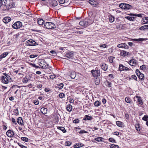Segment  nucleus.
I'll return each instance as SVG.
<instances>
[{
  "label": "nucleus",
  "mask_w": 148,
  "mask_h": 148,
  "mask_svg": "<svg viewBox=\"0 0 148 148\" xmlns=\"http://www.w3.org/2000/svg\"><path fill=\"white\" fill-rule=\"evenodd\" d=\"M6 134L8 136L11 138L13 137L14 134V132L10 130L7 132Z\"/></svg>",
  "instance_id": "nucleus-8"
},
{
  "label": "nucleus",
  "mask_w": 148,
  "mask_h": 148,
  "mask_svg": "<svg viewBox=\"0 0 148 148\" xmlns=\"http://www.w3.org/2000/svg\"><path fill=\"white\" fill-rule=\"evenodd\" d=\"M110 148H119L118 145L114 144H111L110 145Z\"/></svg>",
  "instance_id": "nucleus-34"
},
{
  "label": "nucleus",
  "mask_w": 148,
  "mask_h": 148,
  "mask_svg": "<svg viewBox=\"0 0 148 148\" xmlns=\"http://www.w3.org/2000/svg\"><path fill=\"white\" fill-rule=\"evenodd\" d=\"M117 47L119 48H124L125 49H127L128 48V46L125 43H121L119 44Z\"/></svg>",
  "instance_id": "nucleus-10"
},
{
  "label": "nucleus",
  "mask_w": 148,
  "mask_h": 148,
  "mask_svg": "<svg viewBox=\"0 0 148 148\" xmlns=\"http://www.w3.org/2000/svg\"><path fill=\"white\" fill-rule=\"evenodd\" d=\"M132 15H133V16H136L138 17H142V15H144L143 14H131Z\"/></svg>",
  "instance_id": "nucleus-36"
},
{
  "label": "nucleus",
  "mask_w": 148,
  "mask_h": 148,
  "mask_svg": "<svg viewBox=\"0 0 148 148\" xmlns=\"http://www.w3.org/2000/svg\"><path fill=\"white\" fill-rule=\"evenodd\" d=\"M142 119L146 121H148V116L145 115L144 117L142 118Z\"/></svg>",
  "instance_id": "nucleus-47"
},
{
  "label": "nucleus",
  "mask_w": 148,
  "mask_h": 148,
  "mask_svg": "<svg viewBox=\"0 0 148 148\" xmlns=\"http://www.w3.org/2000/svg\"><path fill=\"white\" fill-rule=\"evenodd\" d=\"M136 61L134 60L133 59L130 60L129 62V64L132 66H134L136 64Z\"/></svg>",
  "instance_id": "nucleus-15"
},
{
  "label": "nucleus",
  "mask_w": 148,
  "mask_h": 148,
  "mask_svg": "<svg viewBox=\"0 0 148 148\" xmlns=\"http://www.w3.org/2000/svg\"><path fill=\"white\" fill-rule=\"evenodd\" d=\"M114 18L113 16L112 15H111V16L109 18V21L111 22H113L114 21Z\"/></svg>",
  "instance_id": "nucleus-39"
},
{
  "label": "nucleus",
  "mask_w": 148,
  "mask_h": 148,
  "mask_svg": "<svg viewBox=\"0 0 148 148\" xmlns=\"http://www.w3.org/2000/svg\"><path fill=\"white\" fill-rule=\"evenodd\" d=\"M47 109L44 107H42L41 110V112L43 114H45L47 113Z\"/></svg>",
  "instance_id": "nucleus-23"
},
{
  "label": "nucleus",
  "mask_w": 148,
  "mask_h": 148,
  "mask_svg": "<svg viewBox=\"0 0 148 148\" xmlns=\"http://www.w3.org/2000/svg\"><path fill=\"white\" fill-rule=\"evenodd\" d=\"M100 103L98 101H96L94 103V105L96 107H98L100 105Z\"/></svg>",
  "instance_id": "nucleus-43"
},
{
  "label": "nucleus",
  "mask_w": 148,
  "mask_h": 148,
  "mask_svg": "<svg viewBox=\"0 0 148 148\" xmlns=\"http://www.w3.org/2000/svg\"><path fill=\"white\" fill-rule=\"evenodd\" d=\"M76 145H77V148L82 147L84 145L82 143H77Z\"/></svg>",
  "instance_id": "nucleus-52"
},
{
  "label": "nucleus",
  "mask_w": 148,
  "mask_h": 148,
  "mask_svg": "<svg viewBox=\"0 0 148 148\" xmlns=\"http://www.w3.org/2000/svg\"><path fill=\"white\" fill-rule=\"evenodd\" d=\"M95 84L96 85H98L100 82V79L98 78L96 79H95Z\"/></svg>",
  "instance_id": "nucleus-45"
},
{
  "label": "nucleus",
  "mask_w": 148,
  "mask_h": 148,
  "mask_svg": "<svg viewBox=\"0 0 148 148\" xmlns=\"http://www.w3.org/2000/svg\"><path fill=\"white\" fill-rule=\"evenodd\" d=\"M143 24L148 23V17H145L143 18Z\"/></svg>",
  "instance_id": "nucleus-28"
},
{
  "label": "nucleus",
  "mask_w": 148,
  "mask_h": 148,
  "mask_svg": "<svg viewBox=\"0 0 148 148\" xmlns=\"http://www.w3.org/2000/svg\"><path fill=\"white\" fill-rule=\"evenodd\" d=\"M17 123L20 125H23V122L22 119L21 117H18L17 119Z\"/></svg>",
  "instance_id": "nucleus-16"
},
{
  "label": "nucleus",
  "mask_w": 148,
  "mask_h": 148,
  "mask_svg": "<svg viewBox=\"0 0 148 148\" xmlns=\"http://www.w3.org/2000/svg\"><path fill=\"white\" fill-rule=\"evenodd\" d=\"M65 95L62 93H60L59 95V97H60L62 98L64 97Z\"/></svg>",
  "instance_id": "nucleus-56"
},
{
  "label": "nucleus",
  "mask_w": 148,
  "mask_h": 148,
  "mask_svg": "<svg viewBox=\"0 0 148 148\" xmlns=\"http://www.w3.org/2000/svg\"><path fill=\"white\" fill-rule=\"evenodd\" d=\"M45 27L47 29H51L56 28L55 25L53 23L51 22H46L44 25Z\"/></svg>",
  "instance_id": "nucleus-1"
},
{
  "label": "nucleus",
  "mask_w": 148,
  "mask_h": 148,
  "mask_svg": "<svg viewBox=\"0 0 148 148\" xmlns=\"http://www.w3.org/2000/svg\"><path fill=\"white\" fill-rule=\"evenodd\" d=\"M137 75L138 76L139 79L141 80H142L143 79L144 75L141 73Z\"/></svg>",
  "instance_id": "nucleus-32"
},
{
  "label": "nucleus",
  "mask_w": 148,
  "mask_h": 148,
  "mask_svg": "<svg viewBox=\"0 0 148 148\" xmlns=\"http://www.w3.org/2000/svg\"><path fill=\"white\" fill-rule=\"evenodd\" d=\"M101 68L104 71H106L108 69V66L105 64H103L101 66Z\"/></svg>",
  "instance_id": "nucleus-24"
},
{
  "label": "nucleus",
  "mask_w": 148,
  "mask_h": 148,
  "mask_svg": "<svg viewBox=\"0 0 148 148\" xmlns=\"http://www.w3.org/2000/svg\"><path fill=\"white\" fill-rule=\"evenodd\" d=\"M71 144V142L70 141H68L65 143V145L66 146H69Z\"/></svg>",
  "instance_id": "nucleus-49"
},
{
  "label": "nucleus",
  "mask_w": 148,
  "mask_h": 148,
  "mask_svg": "<svg viewBox=\"0 0 148 148\" xmlns=\"http://www.w3.org/2000/svg\"><path fill=\"white\" fill-rule=\"evenodd\" d=\"M66 110L69 112L71 111L72 110V106L70 104L67 105L66 106Z\"/></svg>",
  "instance_id": "nucleus-30"
},
{
  "label": "nucleus",
  "mask_w": 148,
  "mask_h": 148,
  "mask_svg": "<svg viewBox=\"0 0 148 148\" xmlns=\"http://www.w3.org/2000/svg\"><path fill=\"white\" fill-rule=\"evenodd\" d=\"M119 70L121 71L124 70L127 71L129 70V69L126 67L123 66L122 64H120L119 65Z\"/></svg>",
  "instance_id": "nucleus-9"
},
{
  "label": "nucleus",
  "mask_w": 148,
  "mask_h": 148,
  "mask_svg": "<svg viewBox=\"0 0 148 148\" xmlns=\"http://www.w3.org/2000/svg\"><path fill=\"white\" fill-rule=\"evenodd\" d=\"M141 69L143 70H146V66L145 65H143L140 66Z\"/></svg>",
  "instance_id": "nucleus-54"
},
{
  "label": "nucleus",
  "mask_w": 148,
  "mask_h": 148,
  "mask_svg": "<svg viewBox=\"0 0 148 148\" xmlns=\"http://www.w3.org/2000/svg\"><path fill=\"white\" fill-rule=\"evenodd\" d=\"M8 54V52H4L0 56V58L5 57Z\"/></svg>",
  "instance_id": "nucleus-29"
},
{
  "label": "nucleus",
  "mask_w": 148,
  "mask_h": 148,
  "mask_svg": "<svg viewBox=\"0 0 148 148\" xmlns=\"http://www.w3.org/2000/svg\"><path fill=\"white\" fill-rule=\"evenodd\" d=\"M3 74L5 76V77H6L8 79H9L10 78V76L8 75L7 74L5 73H4Z\"/></svg>",
  "instance_id": "nucleus-63"
},
{
  "label": "nucleus",
  "mask_w": 148,
  "mask_h": 148,
  "mask_svg": "<svg viewBox=\"0 0 148 148\" xmlns=\"http://www.w3.org/2000/svg\"><path fill=\"white\" fill-rule=\"evenodd\" d=\"M103 139V138L101 137H99L95 138V140L98 141V142H100L102 141V139Z\"/></svg>",
  "instance_id": "nucleus-40"
},
{
  "label": "nucleus",
  "mask_w": 148,
  "mask_h": 148,
  "mask_svg": "<svg viewBox=\"0 0 148 148\" xmlns=\"http://www.w3.org/2000/svg\"><path fill=\"white\" fill-rule=\"evenodd\" d=\"M115 58L114 57L110 56L108 58V59L110 63H112L113 62V60Z\"/></svg>",
  "instance_id": "nucleus-42"
},
{
  "label": "nucleus",
  "mask_w": 148,
  "mask_h": 148,
  "mask_svg": "<svg viewBox=\"0 0 148 148\" xmlns=\"http://www.w3.org/2000/svg\"><path fill=\"white\" fill-rule=\"evenodd\" d=\"M92 76L94 77H97L100 75V73L99 70H92L91 71Z\"/></svg>",
  "instance_id": "nucleus-6"
},
{
  "label": "nucleus",
  "mask_w": 148,
  "mask_h": 148,
  "mask_svg": "<svg viewBox=\"0 0 148 148\" xmlns=\"http://www.w3.org/2000/svg\"><path fill=\"white\" fill-rule=\"evenodd\" d=\"M93 22V20L92 19H91V18L90 17L88 18V19L84 21V26L87 27L90 25Z\"/></svg>",
  "instance_id": "nucleus-3"
},
{
  "label": "nucleus",
  "mask_w": 148,
  "mask_h": 148,
  "mask_svg": "<svg viewBox=\"0 0 148 148\" xmlns=\"http://www.w3.org/2000/svg\"><path fill=\"white\" fill-rule=\"evenodd\" d=\"M73 51L67 52L64 56L69 59H72L74 58V55Z\"/></svg>",
  "instance_id": "nucleus-2"
},
{
  "label": "nucleus",
  "mask_w": 148,
  "mask_h": 148,
  "mask_svg": "<svg viewBox=\"0 0 148 148\" xmlns=\"http://www.w3.org/2000/svg\"><path fill=\"white\" fill-rule=\"evenodd\" d=\"M14 113L15 114L17 115H18V110L17 109H16L14 110Z\"/></svg>",
  "instance_id": "nucleus-61"
},
{
  "label": "nucleus",
  "mask_w": 148,
  "mask_h": 148,
  "mask_svg": "<svg viewBox=\"0 0 148 148\" xmlns=\"http://www.w3.org/2000/svg\"><path fill=\"white\" fill-rule=\"evenodd\" d=\"M22 81L23 83H26L28 81V79L27 77H25L22 79Z\"/></svg>",
  "instance_id": "nucleus-37"
},
{
  "label": "nucleus",
  "mask_w": 148,
  "mask_h": 148,
  "mask_svg": "<svg viewBox=\"0 0 148 148\" xmlns=\"http://www.w3.org/2000/svg\"><path fill=\"white\" fill-rule=\"evenodd\" d=\"M63 84L62 83H61L59 84H57L55 86V87L56 88L59 89H62L63 88Z\"/></svg>",
  "instance_id": "nucleus-26"
},
{
  "label": "nucleus",
  "mask_w": 148,
  "mask_h": 148,
  "mask_svg": "<svg viewBox=\"0 0 148 148\" xmlns=\"http://www.w3.org/2000/svg\"><path fill=\"white\" fill-rule=\"evenodd\" d=\"M37 22L39 25H42L44 23V21L42 19L39 18Z\"/></svg>",
  "instance_id": "nucleus-25"
},
{
  "label": "nucleus",
  "mask_w": 148,
  "mask_h": 148,
  "mask_svg": "<svg viewBox=\"0 0 148 148\" xmlns=\"http://www.w3.org/2000/svg\"><path fill=\"white\" fill-rule=\"evenodd\" d=\"M109 141L111 142L116 143L115 140L112 138H110L109 139Z\"/></svg>",
  "instance_id": "nucleus-51"
},
{
  "label": "nucleus",
  "mask_w": 148,
  "mask_h": 148,
  "mask_svg": "<svg viewBox=\"0 0 148 148\" xmlns=\"http://www.w3.org/2000/svg\"><path fill=\"white\" fill-rule=\"evenodd\" d=\"M65 0H59V2L61 4H63L65 3Z\"/></svg>",
  "instance_id": "nucleus-59"
},
{
  "label": "nucleus",
  "mask_w": 148,
  "mask_h": 148,
  "mask_svg": "<svg viewBox=\"0 0 148 148\" xmlns=\"http://www.w3.org/2000/svg\"><path fill=\"white\" fill-rule=\"evenodd\" d=\"M44 63H45V60L43 59L41 60L39 62V65L42 66V65H43Z\"/></svg>",
  "instance_id": "nucleus-38"
},
{
  "label": "nucleus",
  "mask_w": 148,
  "mask_h": 148,
  "mask_svg": "<svg viewBox=\"0 0 148 148\" xmlns=\"http://www.w3.org/2000/svg\"><path fill=\"white\" fill-rule=\"evenodd\" d=\"M132 77L134 80H137V78L135 75H133L131 76Z\"/></svg>",
  "instance_id": "nucleus-60"
},
{
  "label": "nucleus",
  "mask_w": 148,
  "mask_h": 148,
  "mask_svg": "<svg viewBox=\"0 0 148 148\" xmlns=\"http://www.w3.org/2000/svg\"><path fill=\"white\" fill-rule=\"evenodd\" d=\"M26 43L27 45L29 46H34L38 45L37 43L32 39L28 40Z\"/></svg>",
  "instance_id": "nucleus-4"
},
{
  "label": "nucleus",
  "mask_w": 148,
  "mask_h": 148,
  "mask_svg": "<svg viewBox=\"0 0 148 148\" xmlns=\"http://www.w3.org/2000/svg\"><path fill=\"white\" fill-rule=\"evenodd\" d=\"M18 145L21 148H27V147L21 144V143H17Z\"/></svg>",
  "instance_id": "nucleus-50"
},
{
  "label": "nucleus",
  "mask_w": 148,
  "mask_h": 148,
  "mask_svg": "<svg viewBox=\"0 0 148 148\" xmlns=\"http://www.w3.org/2000/svg\"><path fill=\"white\" fill-rule=\"evenodd\" d=\"M21 140L25 142H27L28 141V139L27 138L25 137H22L21 138Z\"/></svg>",
  "instance_id": "nucleus-48"
},
{
  "label": "nucleus",
  "mask_w": 148,
  "mask_h": 148,
  "mask_svg": "<svg viewBox=\"0 0 148 148\" xmlns=\"http://www.w3.org/2000/svg\"><path fill=\"white\" fill-rule=\"evenodd\" d=\"M125 18H126L127 20L130 21H134V17H130L129 16H127L125 17Z\"/></svg>",
  "instance_id": "nucleus-35"
},
{
  "label": "nucleus",
  "mask_w": 148,
  "mask_h": 148,
  "mask_svg": "<svg viewBox=\"0 0 148 148\" xmlns=\"http://www.w3.org/2000/svg\"><path fill=\"white\" fill-rule=\"evenodd\" d=\"M6 6V8L7 10H9L10 8H11L14 7V3L13 2L10 3L8 5Z\"/></svg>",
  "instance_id": "nucleus-13"
},
{
  "label": "nucleus",
  "mask_w": 148,
  "mask_h": 148,
  "mask_svg": "<svg viewBox=\"0 0 148 148\" xmlns=\"http://www.w3.org/2000/svg\"><path fill=\"white\" fill-rule=\"evenodd\" d=\"M134 40L136 41H142L145 40L146 39L140 38L138 39H135Z\"/></svg>",
  "instance_id": "nucleus-46"
},
{
  "label": "nucleus",
  "mask_w": 148,
  "mask_h": 148,
  "mask_svg": "<svg viewBox=\"0 0 148 148\" xmlns=\"http://www.w3.org/2000/svg\"><path fill=\"white\" fill-rule=\"evenodd\" d=\"M117 125L120 127H122V122L120 121H117L116 122Z\"/></svg>",
  "instance_id": "nucleus-41"
},
{
  "label": "nucleus",
  "mask_w": 148,
  "mask_h": 148,
  "mask_svg": "<svg viewBox=\"0 0 148 148\" xmlns=\"http://www.w3.org/2000/svg\"><path fill=\"white\" fill-rule=\"evenodd\" d=\"M57 128L62 131V132L65 133L66 132V130H65L64 127H58Z\"/></svg>",
  "instance_id": "nucleus-31"
},
{
  "label": "nucleus",
  "mask_w": 148,
  "mask_h": 148,
  "mask_svg": "<svg viewBox=\"0 0 148 148\" xmlns=\"http://www.w3.org/2000/svg\"><path fill=\"white\" fill-rule=\"evenodd\" d=\"M70 76L71 78L74 79L76 76V73L74 71L71 72L70 74Z\"/></svg>",
  "instance_id": "nucleus-19"
},
{
  "label": "nucleus",
  "mask_w": 148,
  "mask_h": 148,
  "mask_svg": "<svg viewBox=\"0 0 148 148\" xmlns=\"http://www.w3.org/2000/svg\"><path fill=\"white\" fill-rule=\"evenodd\" d=\"M79 133L80 134H82L85 133H87L88 132L85 131L84 130H80L79 132Z\"/></svg>",
  "instance_id": "nucleus-53"
},
{
  "label": "nucleus",
  "mask_w": 148,
  "mask_h": 148,
  "mask_svg": "<svg viewBox=\"0 0 148 148\" xmlns=\"http://www.w3.org/2000/svg\"><path fill=\"white\" fill-rule=\"evenodd\" d=\"M50 4L53 7H55L58 5L57 2L55 0H53L51 1Z\"/></svg>",
  "instance_id": "nucleus-20"
},
{
  "label": "nucleus",
  "mask_w": 148,
  "mask_h": 148,
  "mask_svg": "<svg viewBox=\"0 0 148 148\" xmlns=\"http://www.w3.org/2000/svg\"><path fill=\"white\" fill-rule=\"evenodd\" d=\"M38 56L37 55H31L29 56V57L31 58H33L36 57Z\"/></svg>",
  "instance_id": "nucleus-57"
},
{
  "label": "nucleus",
  "mask_w": 148,
  "mask_h": 148,
  "mask_svg": "<svg viewBox=\"0 0 148 148\" xmlns=\"http://www.w3.org/2000/svg\"><path fill=\"white\" fill-rule=\"evenodd\" d=\"M22 25L21 22L20 21H17L12 25V27L14 29H17L20 28Z\"/></svg>",
  "instance_id": "nucleus-7"
},
{
  "label": "nucleus",
  "mask_w": 148,
  "mask_h": 148,
  "mask_svg": "<svg viewBox=\"0 0 148 148\" xmlns=\"http://www.w3.org/2000/svg\"><path fill=\"white\" fill-rule=\"evenodd\" d=\"M79 24L80 25L84 26V21H81L80 22Z\"/></svg>",
  "instance_id": "nucleus-64"
},
{
  "label": "nucleus",
  "mask_w": 148,
  "mask_h": 148,
  "mask_svg": "<svg viewBox=\"0 0 148 148\" xmlns=\"http://www.w3.org/2000/svg\"><path fill=\"white\" fill-rule=\"evenodd\" d=\"M125 100L126 102L128 103H131L132 102V99L129 97H127L125 98Z\"/></svg>",
  "instance_id": "nucleus-21"
},
{
  "label": "nucleus",
  "mask_w": 148,
  "mask_h": 148,
  "mask_svg": "<svg viewBox=\"0 0 148 148\" xmlns=\"http://www.w3.org/2000/svg\"><path fill=\"white\" fill-rule=\"evenodd\" d=\"M31 65H32L33 67H34L36 68H40V67L36 65L35 64H34L32 63L31 64Z\"/></svg>",
  "instance_id": "nucleus-55"
},
{
  "label": "nucleus",
  "mask_w": 148,
  "mask_h": 148,
  "mask_svg": "<svg viewBox=\"0 0 148 148\" xmlns=\"http://www.w3.org/2000/svg\"><path fill=\"white\" fill-rule=\"evenodd\" d=\"M45 63H44V64H43V65L42 66L41 68L42 69H47L49 67V64L47 63L45 60Z\"/></svg>",
  "instance_id": "nucleus-22"
},
{
  "label": "nucleus",
  "mask_w": 148,
  "mask_h": 148,
  "mask_svg": "<svg viewBox=\"0 0 148 148\" xmlns=\"http://www.w3.org/2000/svg\"><path fill=\"white\" fill-rule=\"evenodd\" d=\"M89 3L94 7H96L98 4L97 2L94 0H89Z\"/></svg>",
  "instance_id": "nucleus-12"
},
{
  "label": "nucleus",
  "mask_w": 148,
  "mask_h": 148,
  "mask_svg": "<svg viewBox=\"0 0 148 148\" xmlns=\"http://www.w3.org/2000/svg\"><path fill=\"white\" fill-rule=\"evenodd\" d=\"M12 122L15 124H16V121L15 119L13 118H12Z\"/></svg>",
  "instance_id": "nucleus-62"
},
{
  "label": "nucleus",
  "mask_w": 148,
  "mask_h": 148,
  "mask_svg": "<svg viewBox=\"0 0 148 148\" xmlns=\"http://www.w3.org/2000/svg\"><path fill=\"white\" fill-rule=\"evenodd\" d=\"M136 97L137 98H138V101L140 105H142L143 104V102L141 98V97L138 96H136Z\"/></svg>",
  "instance_id": "nucleus-27"
},
{
  "label": "nucleus",
  "mask_w": 148,
  "mask_h": 148,
  "mask_svg": "<svg viewBox=\"0 0 148 148\" xmlns=\"http://www.w3.org/2000/svg\"><path fill=\"white\" fill-rule=\"evenodd\" d=\"M92 117L89 116L88 115H86L85 116V118L84 119V120H92Z\"/></svg>",
  "instance_id": "nucleus-33"
},
{
  "label": "nucleus",
  "mask_w": 148,
  "mask_h": 148,
  "mask_svg": "<svg viewBox=\"0 0 148 148\" xmlns=\"http://www.w3.org/2000/svg\"><path fill=\"white\" fill-rule=\"evenodd\" d=\"M147 29L146 28V25H144V26H142L140 28V30H144L145 29Z\"/></svg>",
  "instance_id": "nucleus-58"
},
{
  "label": "nucleus",
  "mask_w": 148,
  "mask_h": 148,
  "mask_svg": "<svg viewBox=\"0 0 148 148\" xmlns=\"http://www.w3.org/2000/svg\"><path fill=\"white\" fill-rule=\"evenodd\" d=\"M119 7L123 9L129 10L131 6L129 4L126 3H121L119 5Z\"/></svg>",
  "instance_id": "nucleus-5"
},
{
  "label": "nucleus",
  "mask_w": 148,
  "mask_h": 148,
  "mask_svg": "<svg viewBox=\"0 0 148 148\" xmlns=\"http://www.w3.org/2000/svg\"><path fill=\"white\" fill-rule=\"evenodd\" d=\"M129 53L125 51H122L121 52L120 54L121 56H126L128 55Z\"/></svg>",
  "instance_id": "nucleus-18"
},
{
  "label": "nucleus",
  "mask_w": 148,
  "mask_h": 148,
  "mask_svg": "<svg viewBox=\"0 0 148 148\" xmlns=\"http://www.w3.org/2000/svg\"><path fill=\"white\" fill-rule=\"evenodd\" d=\"M105 83L106 86L108 87H110L111 86V82H109L108 81H107Z\"/></svg>",
  "instance_id": "nucleus-44"
},
{
  "label": "nucleus",
  "mask_w": 148,
  "mask_h": 148,
  "mask_svg": "<svg viewBox=\"0 0 148 148\" xmlns=\"http://www.w3.org/2000/svg\"><path fill=\"white\" fill-rule=\"evenodd\" d=\"M11 20V19L10 17H6L3 18V21L4 23L6 24L10 21Z\"/></svg>",
  "instance_id": "nucleus-11"
},
{
  "label": "nucleus",
  "mask_w": 148,
  "mask_h": 148,
  "mask_svg": "<svg viewBox=\"0 0 148 148\" xmlns=\"http://www.w3.org/2000/svg\"><path fill=\"white\" fill-rule=\"evenodd\" d=\"M6 0H0V7L2 5H6Z\"/></svg>",
  "instance_id": "nucleus-17"
},
{
  "label": "nucleus",
  "mask_w": 148,
  "mask_h": 148,
  "mask_svg": "<svg viewBox=\"0 0 148 148\" xmlns=\"http://www.w3.org/2000/svg\"><path fill=\"white\" fill-rule=\"evenodd\" d=\"M2 82L4 84H7L8 83V79L6 77L3 76L2 77Z\"/></svg>",
  "instance_id": "nucleus-14"
}]
</instances>
